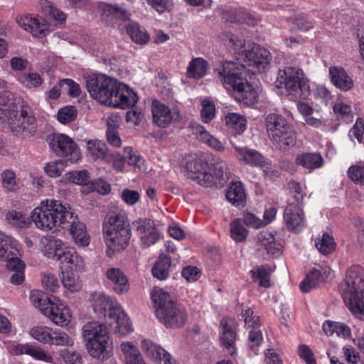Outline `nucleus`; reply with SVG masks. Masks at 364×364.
<instances>
[{"instance_id":"33","label":"nucleus","mask_w":364,"mask_h":364,"mask_svg":"<svg viewBox=\"0 0 364 364\" xmlns=\"http://www.w3.org/2000/svg\"><path fill=\"white\" fill-rule=\"evenodd\" d=\"M226 198L235 206H244L246 202V194L242 183H232L226 192Z\"/></svg>"},{"instance_id":"22","label":"nucleus","mask_w":364,"mask_h":364,"mask_svg":"<svg viewBox=\"0 0 364 364\" xmlns=\"http://www.w3.org/2000/svg\"><path fill=\"white\" fill-rule=\"evenodd\" d=\"M86 342L88 353L92 358L104 361L112 356L109 348V336L101 337V338Z\"/></svg>"},{"instance_id":"21","label":"nucleus","mask_w":364,"mask_h":364,"mask_svg":"<svg viewBox=\"0 0 364 364\" xmlns=\"http://www.w3.org/2000/svg\"><path fill=\"white\" fill-rule=\"evenodd\" d=\"M220 342L230 355H235L236 348L235 342L237 338L235 332V324L233 319L230 318H223L220 321Z\"/></svg>"},{"instance_id":"41","label":"nucleus","mask_w":364,"mask_h":364,"mask_svg":"<svg viewBox=\"0 0 364 364\" xmlns=\"http://www.w3.org/2000/svg\"><path fill=\"white\" fill-rule=\"evenodd\" d=\"M272 272L273 269L269 264H264L252 270L250 273L255 282L258 281L260 287L267 288L270 285L269 277Z\"/></svg>"},{"instance_id":"24","label":"nucleus","mask_w":364,"mask_h":364,"mask_svg":"<svg viewBox=\"0 0 364 364\" xmlns=\"http://www.w3.org/2000/svg\"><path fill=\"white\" fill-rule=\"evenodd\" d=\"M141 347L147 355L156 361L163 362V364H178L169 353L149 340H144Z\"/></svg>"},{"instance_id":"49","label":"nucleus","mask_w":364,"mask_h":364,"mask_svg":"<svg viewBox=\"0 0 364 364\" xmlns=\"http://www.w3.org/2000/svg\"><path fill=\"white\" fill-rule=\"evenodd\" d=\"M16 252V255L14 253L13 254L11 252H9L8 257L1 258V259L6 261L7 268L14 272L18 269H24L25 268V264L19 258L21 254L18 247Z\"/></svg>"},{"instance_id":"43","label":"nucleus","mask_w":364,"mask_h":364,"mask_svg":"<svg viewBox=\"0 0 364 364\" xmlns=\"http://www.w3.org/2000/svg\"><path fill=\"white\" fill-rule=\"evenodd\" d=\"M1 185L6 192L15 193L19 189L14 171L10 169L4 170L1 174Z\"/></svg>"},{"instance_id":"3","label":"nucleus","mask_w":364,"mask_h":364,"mask_svg":"<svg viewBox=\"0 0 364 364\" xmlns=\"http://www.w3.org/2000/svg\"><path fill=\"white\" fill-rule=\"evenodd\" d=\"M214 73L224 87L232 92L236 100L247 106L257 102L258 95L245 77L246 68L244 64L221 60L215 64Z\"/></svg>"},{"instance_id":"25","label":"nucleus","mask_w":364,"mask_h":364,"mask_svg":"<svg viewBox=\"0 0 364 364\" xmlns=\"http://www.w3.org/2000/svg\"><path fill=\"white\" fill-rule=\"evenodd\" d=\"M70 223V233L75 243L79 247H87L90 242V237L87 234L85 225L77 220V215L73 212V216L70 221L66 222V225Z\"/></svg>"},{"instance_id":"18","label":"nucleus","mask_w":364,"mask_h":364,"mask_svg":"<svg viewBox=\"0 0 364 364\" xmlns=\"http://www.w3.org/2000/svg\"><path fill=\"white\" fill-rule=\"evenodd\" d=\"M151 109L153 122L160 127H166L171 123L178 121L180 118V113L178 109H171L158 100L153 101Z\"/></svg>"},{"instance_id":"48","label":"nucleus","mask_w":364,"mask_h":364,"mask_svg":"<svg viewBox=\"0 0 364 364\" xmlns=\"http://www.w3.org/2000/svg\"><path fill=\"white\" fill-rule=\"evenodd\" d=\"M52 328L46 326H37L32 328L30 334L35 340L43 344H47L49 341Z\"/></svg>"},{"instance_id":"15","label":"nucleus","mask_w":364,"mask_h":364,"mask_svg":"<svg viewBox=\"0 0 364 364\" xmlns=\"http://www.w3.org/2000/svg\"><path fill=\"white\" fill-rule=\"evenodd\" d=\"M41 312L58 326H67L71 320L70 309L58 299H48L46 306L41 308Z\"/></svg>"},{"instance_id":"4","label":"nucleus","mask_w":364,"mask_h":364,"mask_svg":"<svg viewBox=\"0 0 364 364\" xmlns=\"http://www.w3.org/2000/svg\"><path fill=\"white\" fill-rule=\"evenodd\" d=\"M73 216V211L69 205L53 199L42 200L31 214L36 226L44 231H51L58 227H63L66 222L70 221Z\"/></svg>"},{"instance_id":"19","label":"nucleus","mask_w":364,"mask_h":364,"mask_svg":"<svg viewBox=\"0 0 364 364\" xmlns=\"http://www.w3.org/2000/svg\"><path fill=\"white\" fill-rule=\"evenodd\" d=\"M132 227L139 235L142 245L150 247L159 239L160 234L156 229L154 222L151 219H139L132 223Z\"/></svg>"},{"instance_id":"39","label":"nucleus","mask_w":364,"mask_h":364,"mask_svg":"<svg viewBox=\"0 0 364 364\" xmlns=\"http://www.w3.org/2000/svg\"><path fill=\"white\" fill-rule=\"evenodd\" d=\"M127 34L131 39L138 44H146L149 41V35L145 31H143L138 23L130 22L126 26Z\"/></svg>"},{"instance_id":"27","label":"nucleus","mask_w":364,"mask_h":364,"mask_svg":"<svg viewBox=\"0 0 364 364\" xmlns=\"http://www.w3.org/2000/svg\"><path fill=\"white\" fill-rule=\"evenodd\" d=\"M259 246L272 256H279L282 253V245L276 240L272 232L262 231L257 235Z\"/></svg>"},{"instance_id":"59","label":"nucleus","mask_w":364,"mask_h":364,"mask_svg":"<svg viewBox=\"0 0 364 364\" xmlns=\"http://www.w3.org/2000/svg\"><path fill=\"white\" fill-rule=\"evenodd\" d=\"M22 83L28 88H36L41 85L43 79L37 73H29L21 80Z\"/></svg>"},{"instance_id":"57","label":"nucleus","mask_w":364,"mask_h":364,"mask_svg":"<svg viewBox=\"0 0 364 364\" xmlns=\"http://www.w3.org/2000/svg\"><path fill=\"white\" fill-rule=\"evenodd\" d=\"M65 169V162L58 160L50 162L45 168V171L50 177H58Z\"/></svg>"},{"instance_id":"32","label":"nucleus","mask_w":364,"mask_h":364,"mask_svg":"<svg viewBox=\"0 0 364 364\" xmlns=\"http://www.w3.org/2000/svg\"><path fill=\"white\" fill-rule=\"evenodd\" d=\"M295 163L306 169L313 171L322 166L323 159L318 153L306 152L299 154L296 158Z\"/></svg>"},{"instance_id":"61","label":"nucleus","mask_w":364,"mask_h":364,"mask_svg":"<svg viewBox=\"0 0 364 364\" xmlns=\"http://www.w3.org/2000/svg\"><path fill=\"white\" fill-rule=\"evenodd\" d=\"M41 282L43 287L51 292L55 291L60 287L56 277L50 273L44 274Z\"/></svg>"},{"instance_id":"63","label":"nucleus","mask_w":364,"mask_h":364,"mask_svg":"<svg viewBox=\"0 0 364 364\" xmlns=\"http://www.w3.org/2000/svg\"><path fill=\"white\" fill-rule=\"evenodd\" d=\"M333 111L338 114L341 119L343 121L350 120L351 119V108L350 106L339 102L333 106Z\"/></svg>"},{"instance_id":"31","label":"nucleus","mask_w":364,"mask_h":364,"mask_svg":"<svg viewBox=\"0 0 364 364\" xmlns=\"http://www.w3.org/2000/svg\"><path fill=\"white\" fill-rule=\"evenodd\" d=\"M82 335L85 341L109 336L107 326L98 321H91L85 324L82 328Z\"/></svg>"},{"instance_id":"30","label":"nucleus","mask_w":364,"mask_h":364,"mask_svg":"<svg viewBox=\"0 0 364 364\" xmlns=\"http://www.w3.org/2000/svg\"><path fill=\"white\" fill-rule=\"evenodd\" d=\"M192 133L200 141L207 144L209 146L215 149L217 151H223L225 146L223 143L215 138L206 129L198 124H193L191 125Z\"/></svg>"},{"instance_id":"38","label":"nucleus","mask_w":364,"mask_h":364,"mask_svg":"<svg viewBox=\"0 0 364 364\" xmlns=\"http://www.w3.org/2000/svg\"><path fill=\"white\" fill-rule=\"evenodd\" d=\"M323 282V277L320 271L312 269L300 284V289L302 292L306 293L311 289L318 287Z\"/></svg>"},{"instance_id":"58","label":"nucleus","mask_w":364,"mask_h":364,"mask_svg":"<svg viewBox=\"0 0 364 364\" xmlns=\"http://www.w3.org/2000/svg\"><path fill=\"white\" fill-rule=\"evenodd\" d=\"M113 121L111 117L107 119L108 128L106 132L108 142L113 146L119 147L122 144V140L118 132L111 126V122Z\"/></svg>"},{"instance_id":"46","label":"nucleus","mask_w":364,"mask_h":364,"mask_svg":"<svg viewBox=\"0 0 364 364\" xmlns=\"http://www.w3.org/2000/svg\"><path fill=\"white\" fill-rule=\"evenodd\" d=\"M248 230L245 228L240 219H235L230 223V236L237 242L245 240Z\"/></svg>"},{"instance_id":"54","label":"nucleus","mask_w":364,"mask_h":364,"mask_svg":"<svg viewBox=\"0 0 364 364\" xmlns=\"http://www.w3.org/2000/svg\"><path fill=\"white\" fill-rule=\"evenodd\" d=\"M262 341L263 336L260 330L257 328H255L250 331L247 345L252 350L256 352Z\"/></svg>"},{"instance_id":"8","label":"nucleus","mask_w":364,"mask_h":364,"mask_svg":"<svg viewBox=\"0 0 364 364\" xmlns=\"http://www.w3.org/2000/svg\"><path fill=\"white\" fill-rule=\"evenodd\" d=\"M92 307L100 317L109 318L116 323L115 329L125 334L132 331L131 322L120 304L104 292L95 291L91 294Z\"/></svg>"},{"instance_id":"2","label":"nucleus","mask_w":364,"mask_h":364,"mask_svg":"<svg viewBox=\"0 0 364 364\" xmlns=\"http://www.w3.org/2000/svg\"><path fill=\"white\" fill-rule=\"evenodd\" d=\"M0 122H6L17 136H33L37 129L32 109L23 100L10 92L0 93Z\"/></svg>"},{"instance_id":"34","label":"nucleus","mask_w":364,"mask_h":364,"mask_svg":"<svg viewBox=\"0 0 364 364\" xmlns=\"http://www.w3.org/2000/svg\"><path fill=\"white\" fill-rule=\"evenodd\" d=\"M126 364H145L136 346L131 342H123L120 345Z\"/></svg>"},{"instance_id":"5","label":"nucleus","mask_w":364,"mask_h":364,"mask_svg":"<svg viewBox=\"0 0 364 364\" xmlns=\"http://www.w3.org/2000/svg\"><path fill=\"white\" fill-rule=\"evenodd\" d=\"M343 299L350 312L364 320V269L360 266L350 267L340 284Z\"/></svg>"},{"instance_id":"52","label":"nucleus","mask_w":364,"mask_h":364,"mask_svg":"<svg viewBox=\"0 0 364 364\" xmlns=\"http://www.w3.org/2000/svg\"><path fill=\"white\" fill-rule=\"evenodd\" d=\"M347 173L354 183L364 186V166L353 165L349 167Z\"/></svg>"},{"instance_id":"11","label":"nucleus","mask_w":364,"mask_h":364,"mask_svg":"<svg viewBox=\"0 0 364 364\" xmlns=\"http://www.w3.org/2000/svg\"><path fill=\"white\" fill-rule=\"evenodd\" d=\"M275 83L278 88H284L296 98L306 99L311 93L309 80L298 67L287 66L279 70Z\"/></svg>"},{"instance_id":"56","label":"nucleus","mask_w":364,"mask_h":364,"mask_svg":"<svg viewBox=\"0 0 364 364\" xmlns=\"http://www.w3.org/2000/svg\"><path fill=\"white\" fill-rule=\"evenodd\" d=\"M106 11L123 21H129L132 16L129 11L117 4L108 6Z\"/></svg>"},{"instance_id":"17","label":"nucleus","mask_w":364,"mask_h":364,"mask_svg":"<svg viewBox=\"0 0 364 364\" xmlns=\"http://www.w3.org/2000/svg\"><path fill=\"white\" fill-rule=\"evenodd\" d=\"M301 197L295 196L296 203L289 204L284 213V219L287 229L297 232L302 230L305 225L304 213L300 200Z\"/></svg>"},{"instance_id":"40","label":"nucleus","mask_w":364,"mask_h":364,"mask_svg":"<svg viewBox=\"0 0 364 364\" xmlns=\"http://www.w3.org/2000/svg\"><path fill=\"white\" fill-rule=\"evenodd\" d=\"M230 21L238 23H245L248 26H255L259 21L258 18L248 13L244 9H238L232 11L229 17Z\"/></svg>"},{"instance_id":"47","label":"nucleus","mask_w":364,"mask_h":364,"mask_svg":"<svg viewBox=\"0 0 364 364\" xmlns=\"http://www.w3.org/2000/svg\"><path fill=\"white\" fill-rule=\"evenodd\" d=\"M316 247L321 253L326 255L335 250L336 243L333 237L324 233L321 238H318L316 242Z\"/></svg>"},{"instance_id":"20","label":"nucleus","mask_w":364,"mask_h":364,"mask_svg":"<svg viewBox=\"0 0 364 364\" xmlns=\"http://www.w3.org/2000/svg\"><path fill=\"white\" fill-rule=\"evenodd\" d=\"M17 23L35 37L45 36L48 32V25L43 18L33 17L29 14L16 18Z\"/></svg>"},{"instance_id":"36","label":"nucleus","mask_w":364,"mask_h":364,"mask_svg":"<svg viewBox=\"0 0 364 364\" xmlns=\"http://www.w3.org/2000/svg\"><path fill=\"white\" fill-rule=\"evenodd\" d=\"M74 343V339L66 332L60 329L52 328L47 345L71 347Z\"/></svg>"},{"instance_id":"53","label":"nucleus","mask_w":364,"mask_h":364,"mask_svg":"<svg viewBox=\"0 0 364 364\" xmlns=\"http://www.w3.org/2000/svg\"><path fill=\"white\" fill-rule=\"evenodd\" d=\"M125 151L129 154L126 159L129 165L134 166V169H138L139 171H145V161L142 157L135 153L132 154L129 147L126 148Z\"/></svg>"},{"instance_id":"64","label":"nucleus","mask_w":364,"mask_h":364,"mask_svg":"<svg viewBox=\"0 0 364 364\" xmlns=\"http://www.w3.org/2000/svg\"><path fill=\"white\" fill-rule=\"evenodd\" d=\"M122 199L129 205H135L140 199L138 191L129 189H124L121 194Z\"/></svg>"},{"instance_id":"37","label":"nucleus","mask_w":364,"mask_h":364,"mask_svg":"<svg viewBox=\"0 0 364 364\" xmlns=\"http://www.w3.org/2000/svg\"><path fill=\"white\" fill-rule=\"evenodd\" d=\"M171 258L164 255H161L152 268L154 277L163 280L168 275V269L171 267Z\"/></svg>"},{"instance_id":"28","label":"nucleus","mask_w":364,"mask_h":364,"mask_svg":"<svg viewBox=\"0 0 364 364\" xmlns=\"http://www.w3.org/2000/svg\"><path fill=\"white\" fill-rule=\"evenodd\" d=\"M106 277L112 283L113 289L117 294H122L129 290L128 279L120 269L114 267L107 269Z\"/></svg>"},{"instance_id":"44","label":"nucleus","mask_w":364,"mask_h":364,"mask_svg":"<svg viewBox=\"0 0 364 364\" xmlns=\"http://www.w3.org/2000/svg\"><path fill=\"white\" fill-rule=\"evenodd\" d=\"M61 282L70 291H78L82 287L80 277L70 270L62 272Z\"/></svg>"},{"instance_id":"62","label":"nucleus","mask_w":364,"mask_h":364,"mask_svg":"<svg viewBox=\"0 0 364 364\" xmlns=\"http://www.w3.org/2000/svg\"><path fill=\"white\" fill-rule=\"evenodd\" d=\"M364 132V122L361 119H358L354 126L349 131V137L353 140L356 139L359 143L363 141Z\"/></svg>"},{"instance_id":"13","label":"nucleus","mask_w":364,"mask_h":364,"mask_svg":"<svg viewBox=\"0 0 364 364\" xmlns=\"http://www.w3.org/2000/svg\"><path fill=\"white\" fill-rule=\"evenodd\" d=\"M46 140L56 154L67 158L73 164L80 159L77 146L70 136L63 134H53L48 135Z\"/></svg>"},{"instance_id":"10","label":"nucleus","mask_w":364,"mask_h":364,"mask_svg":"<svg viewBox=\"0 0 364 364\" xmlns=\"http://www.w3.org/2000/svg\"><path fill=\"white\" fill-rule=\"evenodd\" d=\"M265 127L269 139L280 150H288L296 144V134L282 114H268L265 117Z\"/></svg>"},{"instance_id":"55","label":"nucleus","mask_w":364,"mask_h":364,"mask_svg":"<svg viewBox=\"0 0 364 364\" xmlns=\"http://www.w3.org/2000/svg\"><path fill=\"white\" fill-rule=\"evenodd\" d=\"M201 104V117L204 122L208 123L215 117V105L213 102L206 99L203 100Z\"/></svg>"},{"instance_id":"16","label":"nucleus","mask_w":364,"mask_h":364,"mask_svg":"<svg viewBox=\"0 0 364 364\" xmlns=\"http://www.w3.org/2000/svg\"><path fill=\"white\" fill-rule=\"evenodd\" d=\"M208 164L196 155H189L186 158V175L188 178L204 186L210 183L207 176Z\"/></svg>"},{"instance_id":"42","label":"nucleus","mask_w":364,"mask_h":364,"mask_svg":"<svg viewBox=\"0 0 364 364\" xmlns=\"http://www.w3.org/2000/svg\"><path fill=\"white\" fill-rule=\"evenodd\" d=\"M18 242L0 230V259L8 257L9 252L17 254Z\"/></svg>"},{"instance_id":"50","label":"nucleus","mask_w":364,"mask_h":364,"mask_svg":"<svg viewBox=\"0 0 364 364\" xmlns=\"http://www.w3.org/2000/svg\"><path fill=\"white\" fill-rule=\"evenodd\" d=\"M57 117L63 124L73 122L77 117V109L74 106L64 107L58 111Z\"/></svg>"},{"instance_id":"23","label":"nucleus","mask_w":364,"mask_h":364,"mask_svg":"<svg viewBox=\"0 0 364 364\" xmlns=\"http://www.w3.org/2000/svg\"><path fill=\"white\" fill-rule=\"evenodd\" d=\"M208 181L210 183L205 185V187H222L229 178L228 164L224 161H219L215 163L210 172H208Z\"/></svg>"},{"instance_id":"1","label":"nucleus","mask_w":364,"mask_h":364,"mask_svg":"<svg viewBox=\"0 0 364 364\" xmlns=\"http://www.w3.org/2000/svg\"><path fill=\"white\" fill-rule=\"evenodd\" d=\"M90 96L107 106L127 109L134 106L138 96L126 84L105 74L96 73L86 78Z\"/></svg>"},{"instance_id":"51","label":"nucleus","mask_w":364,"mask_h":364,"mask_svg":"<svg viewBox=\"0 0 364 364\" xmlns=\"http://www.w3.org/2000/svg\"><path fill=\"white\" fill-rule=\"evenodd\" d=\"M65 176L70 182L78 185L87 184L90 181L88 172L85 170L70 171Z\"/></svg>"},{"instance_id":"60","label":"nucleus","mask_w":364,"mask_h":364,"mask_svg":"<svg viewBox=\"0 0 364 364\" xmlns=\"http://www.w3.org/2000/svg\"><path fill=\"white\" fill-rule=\"evenodd\" d=\"M242 317L244 318L245 325L248 328H258L260 325L259 316L254 315L253 311L250 308L242 311Z\"/></svg>"},{"instance_id":"35","label":"nucleus","mask_w":364,"mask_h":364,"mask_svg":"<svg viewBox=\"0 0 364 364\" xmlns=\"http://www.w3.org/2000/svg\"><path fill=\"white\" fill-rule=\"evenodd\" d=\"M208 62L203 58H196L191 60L187 68V75L190 78L200 79L205 74Z\"/></svg>"},{"instance_id":"7","label":"nucleus","mask_w":364,"mask_h":364,"mask_svg":"<svg viewBox=\"0 0 364 364\" xmlns=\"http://www.w3.org/2000/svg\"><path fill=\"white\" fill-rule=\"evenodd\" d=\"M103 235L109 257L117 251L124 250L131 238V228L125 213L110 215L103 224Z\"/></svg>"},{"instance_id":"12","label":"nucleus","mask_w":364,"mask_h":364,"mask_svg":"<svg viewBox=\"0 0 364 364\" xmlns=\"http://www.w3.org/2000/svg\"><path fill=\"white\" fill-rule=\"evenodd\" d=\"M44 247L43 252L48 258L66 263L69 267L80 269L84 267V259L73 247H70L60 240L54 237H45L41 240Z\"/></svg>"},{"instance_id":"29","label":"nucleus","mask_w":364,"mask_h":364,"mask_svg":"<svg viewBox=\"0 0 364 364\" xmlns=\"http://www.w3.org/2000/svg\"><path fill=\"white\" fill-rule=\"evenodd\" d=\"M329 75L331 82L343 91L350 90L353 86V81L346 71L341 67H331Z\"/></svg>"},{"instance_id":"14","label":"nucleus","mask_w":364,"mask_h":364,"mask_svg":"<svg viewBox=\"0 0 364 364\" xmlns=\"http://www.w3.org/2000/svg\"><path fill=\"white\" fill-rule=\"evenodd\" d=\"M235 151L236 158L240 162L254 167H261L266 176H273V171L269 167L265 158L258 151L247 146H235Z\"/></svg>"},{"instance_id":"26","label":"nucleus","mask_w":364,"mask_h":364,"mask_svg":"<svg viewBox=\"0 0 364 364\" xmlns=\"http://www.w3.org/2000/svg\"><path fill=\"white\" fill-rule=\"evenodd\" d=\"M86 147L88 156L94 161L102 160L105 162L111 161L114 155L109 152L107 145L97 139L87 140Z\"/></svg>"},{"instance_id":"9","label":"nucleus","mask_w":364,"mask_h":364,"mask_svg":"<svg viewBox=\"0 0 364 364\" xmlns=\"http://www.w3.org/2000/svg\"><path fill=\"white\" fill-rule=\"evenodd\" d=\"M228 46H231L237 53L239 59H242L247 66L257 68L259 72L263 70L272 60L269 50L253 42H246L245 39L231 34L224 35Z\"/></svg>"},{"instance_id":"45","label":"nucleus","mask_w":364,"mask_h":364,"mask_svg":"<svg viewBox=\"0 0 364 364\" xmlns=\"http://www.w3.org/2000/svg\"><path fill=\"white\" fill-rule=\"evenodd\" d=\"M226 124L230 129H232L235 133L241 134L246 129L245 119L236 113H230L225 117Z\"/></svg>"},{"instance_id":"6","label":"nucleus","mask_w":364,"mask_h":364,"mask_svg":"<svg viewBox=\"0 0 364 364\" xmlns=\"http://www.w3.org/2000/svg\"><path fill=\"white\" fill-rule=\"evenodd\" d=\"M151 299L155 304L156 316L167 328H179L187 321L186 309L174 302L169 294L162 289L156 288L151 293Z\"/></svg>"}]
</instances>
